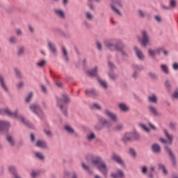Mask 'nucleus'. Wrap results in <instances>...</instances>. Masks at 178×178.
Returning a JSON list of instances; mask_svg holds the SVG:
<instances>
[{"label":"nucleus","mask_w":178,"mask_h":178,"mask_svg":"<svg viewBox=\"0 0 178 178\" xmlns=\"http://www.w3.org/2000/svg\"><path fill=\"white\" fill-rule=\"evenodd\" d=\"M104 46L110 52L116 51L120 54L122 58H129V53L126 51V43L120 39L111 38L106 40Z\"/></svg>","instance_id":"nucleus-1"},{"label":"nucleus","mask_w":178,"mask_h":178,"mask_svg":"<svg viewBox=\"0 0 178 178\" xmlns=\"http://www.w3.org/2000/svg\"><path fill=\"white\" fill-rule=\"evenodd\" d=\"M62 97H56V106L60 109L62 115H63L65 118H69L67 105L72 102V99L67 93H63Z\"/></svg>","instance_id":"nucleus-2"},{"label":"nucleus","mask_w":178,"mask_h":178,"mask_svg":"<svg viewBox=\"0 0 178 178\" xmlns=\"http://www.w3.org/2000/svg\"><path fill=\"white\" fill-rule=\"evenodd\" d=\"M0 115H7V116H10L11 118H15L16 119H17V120L22 122V123H23L24 126H26V127H29V129H33V124H31V122H30L29 120H26L24 115H19V114L17 113V111L12 113V111H10L8 108H1L0 109Z\"/></svg>","instance_id":"nucleus-3"},{"label":"nucleus","mask_w":178,"mask_h":178,"mask_svg":"<svg viewBox=\"0 0 178 178\" xmlns=\"http://www.w3.org/2000/svg\"><path fill=\"white\" fill-rule=\"evenodd\" d=\"M92 163L95 168L103 175V176H108V165L99 156H97L92 160Z\"/></svg>","instance_id":"nucleus-4"},{"label":"nucleus","mask_w":178,"mask_h":178,"mask_svg":"<svg viewBox=\"0 0 178 178\" xmlns=\"http://www.w3.org/2000/svg\"><path fill=\"white\" fill-rule=\"evenodd\" d=\"M141 140V136L137 131L126 133L121 138L122 144L125 145L129 143H134V141H140Z\"/></svg>","instance_id":"nucleus-5"},{"label":"nucleus","mask_w":178,"mask_h":178,"mask_svg":"<svg viewBox=\"0 0 178 178\" xmlns=\"http://www.w3.org/2000/svg\"><path fill=\"white\" fill-rule=\"evenodd\" d=\"M112 121L106 120L105 118H100L97 124L95 126V130H102V129H111Z\"/></svg>","instance_id":"nucleus-6"},{"label":"nucleus","mask_w":178,"mask_h":178,"mask_svg":"<svg viewBox=\"0 0 178 178\" xmlns=\"http://www.w3.org/2000/svg\"><path fill=\"white\" fill-rule=\"evenodd\" d=\"M29 109L33 112V113H35V115H37V116L40 119H42L44 118V111H42V108H41V106H40L37 103H33L30 104Z\"/></svg>","instance_id":"nucleus-7"},{"label":"nucleus","mask_w":178,"mask_h":178,"mask_svg":"<svg viewBox=\"0 0 178 178\" xmlns=\"http://www.w3.org/2000/svg\"><path fill=\"white\" fill-rule=\"evenodd\" d=\"M111 9L115 12V13H117L119 16H122V13H120V10H119L118 8H123V4L122 3V0H112L111 3Z\"/></svg>","instance_id":"nucleus-8"},{"label":"nucleus","mask_w":178,"mask_h":178,"mask_svg":"<svg viewBox=\"0 0 178 178\" xmlns=\"http://www.w3.org/2000/svg\"><path fill=\"white\" fill-rule=\"evenodd\" d=\"M164 149L165 152L168 154L172 165L174 166H176L177 163V161H176V154H175V152H173V150H172V148H170L169 145H165Z\"/></svg>","instance_id":"nucleus-9"},{"label":"nucleus","mask_w":178,"mask_h":178,"mask_svg":"<svg viewBox=\"0 0 178 178\" xmlns=\"http://www.w3.org/2000/svg\"><path fill=\"white\" fill-rule=\"evenodd\" d=\"M149 44V36L148 35V32L147 31H142V39L140 40L141 47L143 48H147Z\"/></svg>","instance_id":"nucleus-10"},{"label":"nucleus","mask_w":178,"mask_h":178,"mask_svg":"<svg viewBox=\"0 0 178 178\" xmlns=\"http://www.w3.org/2000/svg\"><path fill=\"white\" fill-rule=\"evenodd\" d=\"M10 129V122L9 121L0 122V133H8Z\"/></svg>","instance_id":"nucleus-11"},{"label":"nucleus","mask_w":178,"mask_h":178,"mask_svg":"<svg viewBox=\"0 0 178 178\" xmlns=\"http://www.w3.org/2000/svg\"><path fill=\"white\" fill-rule=\"evenodd\" d=\"M104 114L111 119V122H118V115L109 111V109L106 108L104 111Z\"/></svg>","instance_id":"nucleus-12"},{"label":"nucleus","mask_w":178,"mask_h":178,"mask_svg":"<svg viewBox=\"0 0 178 178\" xmlns=\"http://www.w3.org/2000/svg\"><path fill=\"white\" fill-rule=\"evenodd\" d=\"M87 74L89 77H95L97 80L99 79V74H98V66H95L93 69L87 71Z\"/></svg>","instance_id":"nucleus-13"},{"label":"nucleus","mask_w":178,"mask_h":178,"mask_svg":"<svg viewBox=\"0 0 178 178\" xmlns=\"http://www.w3.org/2000/svg\"><path fill=\"white\" fill-rule=\"evenodd\" d=\"M47 48L49 49V51L51 54H53V55H56V53L58 52V50L56 49V45H55V43L49 40L47 42Z\"/></svg>","instance_id":"nucleus-14"},{"label":"nucleus","mask_w":178,"mask_h":178,"mask_svg":"<svg viewBox=\"0 0 178 178\" xmlns=\"http://www.w3.org/2000/svg\"><path fill=\"white\" fill-rule=\"evenodd\" d=\"M134 51L136 52V55L139 60H145V55L141 51V49H138L137 47H134Z\"/></svg>","instance_id":"nucleus-15"},{"label":"nucleus","mask_w":178,"mask_h":178,"mask_svg":"<svg viewBox=\"0 0 178 178\" xmlns=\"http://www.w3.org/2000/svg\"><path fill=\"white\" fill-rule=\"evenodd\" d=\"M0 86L5 92H9V88L6 86V82L5 81V78L2 74H0Z\"/></svg>","instance_id":"nucleus-16"},{"label":"nucleus","mask_w":178,"mask_h":178,"mask_svg":"<svg viewBox=\"0 0 178 178\" xmlns=\"http://www.w3.org/2000/svg\"><path fill=\"white\" fill-rule=\"evenodd\" d=\"M8 170L13 175L14 178H22V177L19 175V173H17V171H16V166L15 165L9 166Z\"/></svg>","instance_id":"nucleus-17"},{"label":"nucleus","mask_w":178,"mask_h":178,"mask_svg":"<svg viewBox=\"0 0 178 178\" xmlns=\"http://www.w3.org/2000/svg\"><path fill=\"white\" fill-rule=\"evenodd\" d=\"M6 140L10 147H15V145H16V140H15L13 136L7 134L6 136Z\"/></svg>","instance_id":"nucleus-18"},{"label":"nucleus","mask_w":178,"mask_h":178,"mask_svg":"<svg viewBox=\"0 0 178 178\" xmlns=\"http://www.w3.org/2000/svg\"><path fill=\"white\" fill-rule=\"evenodd\" d=\"M97 80L102 88H104V90H108L109 86L108 85V82H106V81L103 80L100 76Z\"/></svg>","instance_id":"nucleus-19"},{"label":"nucleus","mask_w":178,"mask_h":178,"mask_svg":"<svg viewBox=\"0 0 178 178\" xmlns=\"http://www.w3.org/2000/svg\"><path fill=\"white\" fill-rule=\"evenodd\" d=\"M112 159L119 165H124V162L123 161V160H122V157H120V156L116 154H113Z\"/></svg>","instance_id":"nucleus-20"},{"label":"nucleus","mask_w":178,"mask_h":178,"mask_svg":"<svg viewBox=\"0 0 178 178\" xmlns=\"http://www.w3.org/2000/svg\"><path fill=\"white\" fill-rule=\"evenodd\" d=\"M112 178H122L124 177V172L122 170H118L117 172H113L111 174Z\"/></svg>","instance_id":"nucleus-21"},{"label":"nucleus","mask_w":178,"mask_h":178,"mask_svg":"<svg viewBox=\"0 0 178 178\" xmlns=\"http://www.w3.org/2000/svg\"><path fill=\"white\" fill-rule=\"evenodd\" d=\"M149 111L154 116H162V114L158 112L156 108L152 105L149 106Z\"/></svg>","instance_id":"nucleus-22"},{"label":"nucleus","mask_w":178,"mask_h":178,"mask_svg":"<svg viewBox=\"0 0 178 178\" xmlns=\"http://www.w3.org/2000/svg\"><path fill=\"white\" fill-rule=\"evenodd\" d=\"M35 147L45 149L48 147V145L47 144V142L44 140H38L35 143Z\"/></svg>","instance_id":"nucleus-23"},{"label":"nucleus","mask_w":178,"mask_h":178,"mask_svg":"<svg viewBox=\"0 0 178 178\" xmlns=\"http://www.w3.org/2000/svg\"><path fill=\"white\" fill-rule=\"evenodd\" d=\"M163 133H164V136H165L166 138H168L169 141V145H172V144L173 143V135L169 134V132L166 129H163Z\"/></svg>","instance_id":"nucleus-24"},{"label":"nucleus","mask_w":178,"mask_h":178,"mask_svg":"<svg viewBox=\"0 0 178 178\" xmlns=\"http://www.w3.org/2000/svg\"><path fill=\"white\" fill-rule=\"evenodd\" d=\"M147 101L152 102V104H158V96H156V94L152 93L151 96L147 97Z\"/></svg>","instance_id":"nucleus-25"},{"label":"nucleus","mask_w":178,"mask_h":178,"mask_svg":"<svg viewBox=\"0 0 178 178\" xmlns=\"http://www.w3.org/2000/svg\"><path fill=\"white\" fill-rule=\"evenodd\" d=\"M64 130H65L68 134H74V133H76L74 129H73V127L69 124H65L64 126Z\"/></svg>","instance_id":"nucleus-26"},{"label":"nucleus","mask_w":178,"mask_h":178,"mask_svg":"<svg viewBox=\"0 0 178 178\" xmlns=\"http://www.w3.org/2000/svg\"><path fill=\"white\" fill-rule=\"evenodd\" d=\"M152 151L155 152V154H159L161 152V146L158 143L153 144Z\"/></svg>","instance_id":"nucleus-27"},{"label":"nucleus","mask_w":178,"mask_h":178,"mask_svg":"<svg viewBox=\"0 0 178 178\" xmlns=\"http://www.w3.org/2000/svg\"><path fill=\"white\" fill-rule=\"evenodd\" d=\"M35 158H37L38 161H41L42 162L45 161V156L40 152H36L35 153Z\"/></svg>","instance_id":"nucleus-28"},{"label":"nucleus","mask_w":178,"mask_h":178,"mask_svg":"<svg viewBox=\"0 0 178 178\" xmlns=\"http://www.w3.org/2000/svg\"><path fill=\"white\" fill-rule=\"evenodd\" d=\"M108 76L110 80H112V81H116V80H118V74H116L113 71L108 72Z\"/></svg>","instance_id":"nucleus-29"},{"label":"nucleus","mask_w":178,"mask_h":178,"mask_svg":"<svg viewBox=\"0 0 178 178\" xmlns=\"http://www.w3.org/2000/svg\"><path fill=\"white\" fill-rule=\"evenodd\" d=\"M26 51V47L24 46H20L17 49V56H23L24 55V52Z\"/></svg>","instance_id":"nucleus-30"},{"label":"nucleus","mask_w":178,"mask_h":178,"mask_svg":"<svg viewBox=\"0 0 178 178\" xmlns=\"http://www.w3.org/2000/svg\"><path fill=\"white\" fill-rule=\"evenodd\" d=\"M90 94L92 98H97V97H99V92L94 88L90 90Z\"/></svg>","instance_id":"nucleus-31"},{"label":"nucleus","mask_w":178,"mask_h":178,"mask_svg":"<svg viewBox=\"0 0 178 178\" xmlns=\"http://www.w3.org/2000/svg\"><path fill=\"white\" fill-rule=\"evenodd\" d=\"M54 13L56 16H58V17H60L61 19H65V17H66V16L65 15V12H63V10H55Z\"/></svg>","instance_id":"nucleus-32"},{"label":"nucleus","mask_w":178,"mask_h":178,"mask_svg":"<svg viewBox=\"0 0 178 178\" xmlns=\"http://www.w3.org/2000/svg\"><path fill=\"white\" fill-rule=\"evenodd\" d=\"M62 52H63V55L64 56L65 60H66V62H69V53H67V50L66 49V47H62Z\"/></svg>","instance_id":"nucleus-33"},{"label":"nucleus","mask_w":178,"mask_h":178,"mask_svg":"<svg viewBox=\"0 0 178 178\" xmlns=\"http://www.w3.org/2000/svg\"><path fill=\"white\" fill-rule=\"evenodd\" d=\"M118 108L122 111V112H128L129 107L126 105L124 103H120L118 104Z\"/></svg>","instance_id":"nucleus-34"},{"label":"nucleus","mask_w":178,"mask_h":178,"mask_svg":"<svg viewBox=\"0 0 178 178\" xmlns=\"http://www.w3.org/2000/svg\"><path fill=\"white\" fill-rule=\"evenodd\" d=\"M15 74L17 79H23V74L22 73V71H20L17 68L14 69Z\"/></svg>","instance_id":"nucleus-35"},{"label":"nucleus","mask_w":178,"mask_h":178,"mask_svg":"<svg viewBox=\"0 0 178 178\" xmlns=\"http://www.w3.org/2000/svg\"><path fill=\"white\" fill-rule=\"evenodd\" d=\"M81 166H82L83 169H84V170H86V172H88V173H90V175H92L93 172L90 169V166L86 165V163L83 162L81 163Z\"/></svg>","instance_id":"nucleus-36"},{"label":"nucleus","mask_w":178,"mask_h":178,"mask_svg":"<svg viewBox=\"0 0 178 178\" xmlns=\"http://www.w3.org/2000/svg\"><path fill=\"white\" fill-rule=\"evenodd\" d=\"M158 168L159 170H162L164 175H168V170H166V167L162 163L158 165Z\"/></svg>","instance_id":"nucleus-37"},{"label":"nucleus","mask_w":178,"mask_h":178,"mask_svg":"<svg viewBox=\"0 0 178 178\" xmlns=\"http://www.w3.org/2000/svg\"><path fill=\"white\" fill-rule=\"evenodd\" d=\"M147 52L150 58H155V56H156V50H154L152 49H148Z\"/></svg>","instance_id":"nucleus-38"},{"label":"nucleus","mask_w":178,"mask_h":178,"mask_svg":"<svg viewBox=\"0 0 178 178\" xmlns=\"http://www.w3.org/2000/svg\"><path fill=\"white\" fill-rule=\"evenodd\" d=\"M66 176H69L70 178H79V176L77 175V173L76 172H65Z\"/></svg>","instance_id":"nucleus-39"},{"label":"nucleus","mask_w":178,"mask_h":178,"mask_svg":"<svg viewBox=\"0 0 178 178\" xmlns=\"http://www.w3.org/2000/svg\"><path fill=\"white\" fill-rule=\"evenodd\" d=\"M45 65H47V60L45 59H42L36 63L38 67H44Z\"/></svg>","instance_id":"nucleus-40"},{"label":"nucleus","mask_w":178,"mask_h":178,"mask_svg":"<svg viewBox=\"0 0 178 178\" xmlns=\"http://www.w3.org/2000/svg\"><path fill=\"white\" fill-rule=\"evenodd\" d=\"M86 138L88 141H92L93 140H95V134H94V132H91L90 134L87 136Z\"/></svg>","instance_id":"nucleus-41"},{"label":"nucleus","mask_w":178,"mask_h":178,"mask_svg":"<svg viewBox=\"0 0 178 178\" xmlns=\"http://www.w3.org/2000/svg\"><path fill=\"white\" fill-rule=\"evenodd\" d=\"M149 77L152 79V80H158V76H156V74L152 72H149L148 73Z\"/></svg>","instance_id":"nucleus-42"},{"label":"nucleus","mask_w":178,"mask_h":178,"mask_svg":"<svg viewBox=\"0 0 178 178\" xmlns=\"http://www.w3.org/2000/svg\"><path fill=\"white\" fill-rule=\"evenodd\" d=\"M122 129H124L123 124H118L113 128V130L115 131H120Z\"/></svg>","instance_id":"nucleus-43"},{"label":"nucleus","mask_w":178,"mask_h":178,"mask_svg":"<svg viewBox=\"0 0 178 178\" xmlns=\"http://www.w3.org/2000/svg\"><path fill=\"white\" fill-rule=\"evenodd\" d=\"M108 66L110 70H115V69H116V65H115V63H113V62L108 61Z\"/></svg>","instance_id":"nucleus-44"},{"label":"nucleus","mask_w":178,"mask_h":178,"mask_svg":"<svg viewBox=\"0 0 178 178\" xmlns=\"http://www.w3.org/2000/svg\"><path fill=\"white\" fill-rule=\"evenodd\" d=\"M161 70L163 72V73H165V74H169V69L168 67L165 65H161Z\"/></svg>","instance_id":"nucleus-45"},{"label":"nucleus","mask_w":178,"mask_h":178,"mask_svg":"<svg viewBox=\"0 0 178 178\" xmlns=\"http://www.w3.org/2000/svg\"><path fill=\"white\" fill-rule=\"evenodd\" d=\"M96 47L100 52L102 51V43L99 41H96Z\"/></svg>","instance_id":"nucleus-46"},{"label":"nucleus","mask_w":178,"mask_h":178,"mask_svg":"<svg viewBox=\"0 0 178 178\" xmlns=\"http://www.w3.org/2000/svg\"><path fill=\"white\" fill-rule=\"evenodd\" d=\"M138 13L139 17H141L142 19H144V17H145L146 16L145 13H144V11L141 9L138 10Z\"/></svg>","instance_id":"nucleus-47"},{"label":"nucleus","mask_w":178,"mask_h":178,"mask_svg":"<svg viewBox=\"0 0 178 178\" xmlns=\"http://www.w3.org/2000/svg\"><path fill=\"white\" fill-rule=\"evenodd\" d=\"M86 19L90 22L94 19V15H92V14H91L90 12L86 13Z\"/></svg>","instance_id":"nucleus-48"},{"label":"nucleus","mask_w":178,"mask_h":178,"mask_svg":"<svg viewBox=\"0 0 178 178\" xmlns=\"http://www.w3.org/2000/svg\"><path fill=\"white\" fill-rule=\"evenodd\" d=\"M131 77L132 79H134V80H137V79L140 77V74L138 73V72L134 71L131 75Z\"/></svg>","instance_id":"nucleus-49"},{"label":"nucleus","mask_w":178,"mask_h":178,"mask_svg":"<svg viewBox=\"0 0 178 178\" xmlns=\"http://www.w3.org/2000/svg\"><path fill=\"white\" fill-rule=\"evenodd\" d=\"M32 98H33V92H31V93H29V95L26 98L25 102H26V104H30V102H31V99Z\"/></svg>","instance_id":"nucleus-50"},{"label":"nucleus","mask_w":178,"mask_h":178,"mask_svg":"<svg viewBox=\"0 0 178 178\" xmlns=\"http://www.w3.org/2000/svg\"><path fill=\"white\" fill-rule=\"evenodd\" d=\"M165 86L168 90H170V88H172V84L170 83V81H169V79L165 80Z\"/></svg>","instance_id":"nucleus-51"},{"label":"nucleus","mask_w":178,"mask_h":178,"mask_svg":"<svg viewBox=\"0 0 178 178\" xmlns=\"http://www.w3.org/2000/svg\"><path fill=\"white\" fill-rule=\"evenodd\" d=\"M140 127L143 129L146 133H149V128L147 127V126L144 124H139Z\"/></svg>","instance_id":"nucleus-52"},{"label":"nucleus","mask_w":178,"mask_h":178,"mask_svg":"<svg viewBox=\"0 0 178 178\" xmlns=\"http://www.w3.org/2000/svg\"><path fill=\"white\" fill-rule=\"evenodd\" d=\"M129 154L132 156H137V152H136V149H134V148H130L129 149Z\"/></svg>","instance_id":"nucleus-53"},{"label":"nucleus","mask_w":178,"mask_h":178,"mask_svg":"<svg viewBox=\"0 0 178 178\" xmlns=\"http://www.w3.org/2000/svg\"><path fill=\"white\" fill-rule=\"evenodd\" d=\"M9 42L10 44H15V42H17V39L16 38V37L12 36L11 38H10Z\"/></svg>","instance_id":"nucleus-54"},{"label":"nucleus","mask_w":178,"mask_h":178,"mask_svg":"<svg viewBox=\"0 0 178 178\" xmlns=\"http://www.w3.org/2000/svg\"><path fill=\"white\" fill-rule=\"evenodd\" d=\"M134 67H135V69H136V70H144V66L141 65H134Z\"/></svg>","instance_id":"nucleus-55"},{"label":"nucleus","mask_w":178,"mask_h":178,"mask_svg":"<svg viewBox=\"0 0 178 178\" xmlns=\"http://www.w3.org/2000/svg\"><path fill=\"white\" fill-rule=\"evenodd\" d=\"M177 124L176 123H174L173 122H170L169 124V127L170 130H175L176 129Z\"/></svg>","instance_id":"nucleus-56"},{"label":"nucleus","mask_w":178,"mask_h":178,"mask_svg":"<svg viewBox=\"0 0 178 178\" xmlns=\"http://www.w3.org/2000/svg\"><path fill=\"white\" fill-rule=\"evenodd\" d=\"M16 87L18 90H20V88H23V87H24V82L23 81L19 82L16 85Z\"/></svg>","instance_id":"nucleus-57"},{"label":"nucleus","mask_w":178,"mask_h":178,"mask_svg":"<svg viewBox=\"0 0 178 178\" xmlns=\"http://www.w3.org/2000/svg\"><path fill=\"white\" fill-rule=\"evenodd\" d=\"M176 6H177V4H176V0H170V6L171 8H176Z\"/></svg>","instance_id":"nucleus-58"},{"label":"nucleus","mask_w":178,"mask_h":178,"mask_svg":"<svg viewBox=\"0 0 178 178\" xmlns=\"http://www.w3.org/2000/svg\"><path fill=\"white\" fill-rule=\"evenodd\" d=\"M164 47H159L156 49V54L157 55H161V52H163Z\"/></svg>","instance_id":"nucleus-59"},{"label":"nucleus","mask_w":178,"mask_h":178,"mask_svg":"<svg viewBox=\"0 0 178 178\" xmlns=\"http://www.w3.org/2000/svg\"><path fill=\"white\" fill-rule=\"evenodd\" d=\"M147 172H148V168L147 166H143L141 168V172L143 175H147Z\"/></svg>","instance_id":"nucleus-60"},{"label":"nucleus","mask_w":178,"mask_h":178,"mask_svg":"<svg viewBox=\"0 0 178 178\" xmlns=\"http://www.w3.org/2000/svg\"><path fill=\"white\" fill-rule=\"evenodd\" d=\"M16 34L18 37H22L23 35V31H22V29H17L16 31Z\"/></svg>","instance_id":"nucleus-61"},{"label":"nucleus","mask_w":178,"mask_h":178,"mask_svg":"<svg viewBox=\"0 0 178 178\" xmlns=\"http://www.w3.org/2000/svg\"><path fill=\"white\" fill-rule=\"evenodd\" d=\"M154 19L158 22V23H161L162 22V17L160 15H155Z\"/></svg>","instance_id":"nucleus-62"},{"label":"nucleus","mask_w":178,"mask_h":178,"mask_svg":"<svg viewBox=\"0 0 178 178\" xmlns=\"http://www.w3.org/2000/svg\"><path fill=\"white\" fill-rule=\"evenodd\" d=\"M93 106H94V108H95V109H97V111H101V109H102L101 106L99 104H98L97 103L93 104Z\"/></svg>","instance_id":"nucleus-63"},{"label":"nucleus","mask_w":178,"mask_h":178,"mask_svg":"<svg viewBox=\"0 0 178 178\" xmlns=\"http://www.w3.org/2000/svg\"><path fill=\"white\" fill-rule=\"evenodd\" d=\"M172 98H175V99H178V92L175 91L172 95Z\"/></svg>","instance_id":"nucleus-64"}]
</instances>
